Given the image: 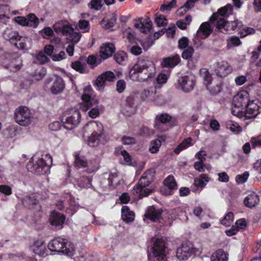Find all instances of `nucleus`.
<instances>
[{"label":"nucleus","mask_w":261,"mask_h":261,"mask_svg":"<svg viewBox=\"0 0 261 261\" xmlns=\"http://www.w3.org/2000/svg\"><path fill=\"white\" fill-rule=\"evenodd\" d=\"M156 70L153 62L147 57L139 58L129 72V77L133 81L145 82L154 79Z\"/></svg>","instance_id":"1"},{"label":"nucleus","mask_w":261,"mask_h":261,"mask_svg":"<svg viewBox=\"0 0 261 261\" xmlns=\"http://www.w3.org/2000/svg\"><path fill=\"white\" fill-rule=\"evenodd\" d=\"M228 11V4L220 8L216 12L214 13L210 17V23L203 22L199 30L201 33H212L213 32L227 31V23L228 22L227 13Z\"/></svg>","instance_id":"2"},{"label":"nucleus","mask_w":261,"mask_h":261,"mask_svg":"<svg viewBox=\"0 0 261 261\" xmlns=\"http://www.w3.org/2000/svg\"><path fill=\"white\" fill-rule=\"evenodd\" d=\"M154 173L152 169L145 172L138 184L134 187L133 193L138 194L139 199L148 196L152 192V189H148L146 187L153 180Z\"/></svg>","instance_id":"3"},{"label":"nucleus","mask_w":261,"mask_h":261,"mask_svg":"<svg viewBox=\"0 0 261 261\" xmlns=\"http://www.w3.org/2000/svg\"><path fill=\"white\" fill-rule=\"evenodd\" d=\"M48 248L52 252L61 253L68 256H73L75 252L73 244L61 238H56L50 241Z\"/></svg>","instance_id":"4"},{"label":"nucleus","mask_w":261,"mask_h":261,"mask_svg":"<svg viewBox=\"0 0 261 261\" xmlns=\"http://www.w3.org/2000/svg\"><path fill=\"white\" fill-rule=\"evenodd\" d=\"M14 119L20 125L26 126L31 123L32 116L27 107L21 106L15 110Z\"/></svg>","instance_id":"5"},{"label":"nucleus","mask_w":261,"mask_h":261,"mask_svg":"<svg viewBox=\"0 0 261 261\" xmlns=\"http://www.w3.org/2000/svg\"><path fill=\"white\" fill-rule=\"evenodd\" d=\"M154 256L159 261H164L168 252L165 241L162 238H156L151 248Z\"/></svg>","instance_id":"6"},{"label":"nucleus","mask_w":261,"mask_h":261,"mask_svg":"<svg viewBox=\"0 0 261 261\" xmlns=\"http://www.w3.org/2000/svg\"><path fill=\"white\" fill-rule=\"evenodd\" d=\"M93 127L98 128L97 131L94 130L88 140V144L91 147H96L105 141V136L102 133L103 126L101 123H93Z\"/></svg>","instance_id":"7"},{"label":"nucleus","mask_w":261,"mask_h":261,"mask_svg":"<svg viewBox=\"0 0 261 261\" xmlns=\"http://www.w3.org/2000/svg\"><path fill=\"white\" fill-rule=\"evenodd\" d=\"M27 170L36 174H43L46 173L49 169V166L44 159L38 158L35 163L30 161L27 165Z\"/></svg>","instance_id":"8"},{"label":"nucleus","mask_w":261,"mask_h":261,"mask_svg":"<svg viewBox=\"0 0 261 261\" xmlns=\"http://www.w3.org/2000/svg\"><path fill=\"white\" fill-rule=\"evenodd\" d=\"M178 85L184 92H191L194 88L196 80L193 75L190 74L180 76L178 79Z\"/></svg>","instance_id":"9"},{"label":"nucleus","mask_w":261,"mask_h":261,"mask_svg":"<svg viewBox=\"0 0 261 261\" xmlns=\"http://www.w3.org/2000/svg\"><path fill=\"white\" fill-rule=\"evenodd\" d=\"M134 27L140 33H147L151 30L152 22L149 17H139L133 21Z\"/></svg>","instance_id":"10"},{"label":"nucleus","mask_w":261,"mask_h":261,"mask_svg":"<svg viewBox=\"0 0 261 261\" xmlns=\"http://www.w3.org/2000/svg\"><path fill=\"white\" fill-rule=\"evenodd\" d=\"M163 210L162 208H157L154 206H149L146 210L144 217L153 222H159L162 225H167L166 223L162 222L163 218L161 217Z\"/></svg>","instance_id":"11"},{"label":"nucleus","mask_w":261,"mask_h":261,"mask_svg":"<svg viewBox=\"0 0 261 261\" xmlns=\"http://www.w3.org/2000/svg\"><path fill=\"white\" fill-rule=\"evenodd\" d=\"M200 73L203 78L204 85H205L207 89L209 90L212 94H216L221 91V87L220 85L217 84L214 87L210 86L212 81V76L207 69H201L200 70Z\"/></svg>","instance_id":"12"},{"label":"nucleus","mask_w":261,"mask_h":261,"mask_svg":"<svg viewBox=\"0 0 261 261\" xmlns=\"http://www.w3.org/2000/svg\"><path fill=\"white\" fill-rule=\"evenodd\" d=\"M115 79V75L113 72L107 71L99 75L95 82V85L97 89L101 91L103 89L107 82H113Z\"/></svg>","instance_id":"13"},{"label":"nucleus","mask_w":261,"mask_h":261,"mask_svg":"<svg viewBox=\"0 0 261 261\" xmlns=\"http://www.w3.org/2000/svg\"><path fill=\"white\" fill-rule=\"evenodd\" d=\"M5 38L9 40L11 43L18 48L24 49L27 47V41L28 38L23 36H19V34H5Z\"/></svg>","instance_id":"14"},{"label":"nucleus","mask_w":261,"mask_h":261,"mask_svg":"<svg viewBox=\"0 0 261 261\" xmlns=\"http://www.w3.org/2000/svg\"><path fill=\"white\" fill-rule=\"evenodd\" d=\"M194 248L191 243H184L176 251V257L179 260H186L194 253Z\"/></svg>","instance_id":"15"},{"label":"nucleus","mask_w":261,"mask_h":261,"mask_svg":"<svg viewBox=\"0 0 261 261\" xmlns=\"http://www.w3.org/2000/svg\"><path fill=\"white\" fill-rule=\"evenodd\" d=\"M81 114L78 111H75L72 114L67 117L63 122V127L67 130H71L76 127L80 123Z\"/></svg>","instance_id":"16"},{"label":"nucleus","mask_w":261,"mask_h":261,"mask_svg":"<svg viewBox=\"0 0 261 261\" xmlns=\"http://www.w3.org/2000/svg\"><path fill=\"white\" fill-rule=\"evenodd\" d=\"M53 28L56 33H76L70 23L66 20H60L55 23Z\"/></svg>","instance_id":"17"},{"label":"nucleus","mask_w":261,"mask_h":261,"mask_svg":"<svg viewBox=\"0 0 261 261\" xmlns=\"http://www.w3.org/2000/svg\"><path fill=\"white\" fill-rule=\"evenodd\" d=\"M67 43L71 44L68 45L66 48V51L69 56H72L74 52V44L77 43L81 38V34H66Z\"/></svg>","instance_id":"18"},{"label":"nucleus","mask_w":261,"mask_h":261,"mask_svg":"<svg viewBox=\"0 0 261 261\" xmlns=\"http://www.w3.org/2000/svg\"><path fill=\"white\" fill-rule=\"evenodd\" d=\"M115 47L113 43H103L100 47L99 55L103 60L108 59L112 56L115 51Z\"/></svg>","instance_id":"19"},{"label":"nucleus","mask_w":261,"mask_h":261,"mask_svg":"<svg viewBox=\"0 0 261 261\" xmlns=\"http://www.w3.org/2000/svg\"><path fill=\"white\" fill-rule=\"evenodd\" d=\"M213 66L217 76L221 77H224L227 76L228 73V65L227 62H217L214 64Z\"/></svg>","instance_id":"20"},{"label":"nucleus","mask_w":261,"mask_h":261,"mask_svg":"<svg viewBox=\"0 0 261 261\" xmlns=\"http://www.w3.org/2000/svg\"><path fill=\"white\" fill-rule=\"evenodd\" d=\"M32 250L39 256H45L47 255V250L45 244L42 241H37L31 247Z\"/></svg>","instance_id":"21"},{"label":"nucleus","mask_w":261,"mask_h":261,"mask_svg":"<svg viewBox=\"0 0 261 261\" xmlns=\"http://www.w3.org/2000/svg\"><path fill=\"white\" fill-rule=\"evenodd\" d=\"M65 88V83L60 76H56L50 90L52 94L56 95L63 92Z\"/></svg>","instance_id":"22"},{"label":"nucleus","mask_w":261,"mask_h":261,"mask_svg":"<svg viewBox=\"0 0 261 261\" xmlns=\"http://www.w3.org/2000/svg\"><path fill=\"white\" fill-rule=\"evenodd\" d=\"M65 220V216L63 214L58 213L53 214L50 219L51 224L58 229L62 228Z\"/></svg>","instance_id":"23"},{"label":"nucleus","mask_w":261,"mask_h":261,"mask_svg":"<svg viewBox=\"0 0 261 261\" xmlns=\"http://www.w3.org/2000/svg\"><path fill=\"white\" fill-rule=\"evenodd\" d=\"M21 201L23 205L29 208H33L38 204V200L34 194H29L24 196Z\"/></svg>","instance_id":"24"},{"label":"nucleus","mask_w":261,"mask_h":261,"mask_svg":"<svg viewBox=\"0 0 261 261\" xmlns=\"http://www.w3.org/2000/svg\"><path fill=\"white\" fill-rule=\"evenodd\" d=\"M147 35L145 39L139 40L144 49L150 47L153 43V41L158 39L162 34H145Z\"/></svg>","instance_id":"25"},{"label":"nucleus","mask_w":261,"mask_h":261,"mask_svg":"<svg viewBox=\"0 0 261 261\" xmlns=\"http://www.w3.org/2000/svg\"><path fill=\"white\" fill-rule=\"evenodd\" d=\"M231 29L233 31L238 32V33H243L244 31L246 33H254L255 30L252 28L246 27L243 28V24L241 21L236 20L231 21L230 23Z\"/></svg>","instance_id":"26"},{"label":"nucleus","mask_w":261,"mask_h":261,"mask_svg":"<svg viewBox=\"0 0 261 261\" xmlns=\"http://www.w3.org/2000/svg\"><path fill=\"white\" fill-rule=\"evenodd\" d=\"M259 106L258 105V101L252 100L247 106L246 112L249 115L247 117L251 118L255 117L258 113Z\"/></svg>","instance_id":"27"},{"label":"nucleus","mask_w":261,"mask_h":261,"mask_svg":"<svg viewBox=\"0 0 261 261\" xmlns=\"http://www.w3.org/2000/svg\"><path fill=\"white\" fill-rule=\"evenodd\" d=\"M247 93L246 91H241L233 97L232 104L243 107L247 100Z\"/></svg>","instance_id":"28"},{"label":"nucleus","mask_w":261,"mask_h":261,"mask_svg":"<svg viewBox=\"0 0 261 261\" xmlns=\"http://www.w3.org/2000/svg\"><path fill=\"white\" fill-rule=\"evenodd\" d=\"M180 59L179 56L176 55L172 57H167L164 59L162 63L163 67H169L173 68L177 65L180 62Z\"/></svg>","instance_id":"29"},{"label":"nucleus","mask_w":261,"mask_h":261,"mask_svg":"<svg viewBox=\"0 0 261 261\" xmlns=\"http://www.w3.org/2000/svg\"><path fill=\"white\" fill-rule=\"evenodd\" d=\"M121 217L123 220L126 223L132 222L134 220L135 214L130 211L127 206H123L121 208Z\"/></svg>","instance_id":"30"},{"label":"nucleus","mask_w":261,"mask_h":261,"mask_svg":"<svg viewBox=\"0 0 261 261\" xmlns=\"http://www.w3.org/2000/svg\"><path fill=\"white\" fill-rule=\"evenodd\" d=\"M171 120V116L167 113H162L157 115L155 117V123L154 127L157 129H160L161 123H166Z\"/></svg>","instance_id":"31"},{"label":"nucleus","mask_w":261,"mask_h":261,"mask_svg":"<svg viewBox=\"0 0 261 261\" xmlns=\"http://www.w3.org/2000/svg\"><path fill=\"white\" fill-rule=\"evenodd\" d=\"M117 19V15L115 13H113L110 15V18L108 19L103 18L100 21V24L102 27L105 28L106 29H111L114 26Z\"/></svg>","instance_id":"32"},{"label":"nucleus","mask_w":261,"mask_h":261,"mask_svg":"<svg viewBox=\"0 0 261 261\" xmlns=\"http://www.w3.org/2000/svg\"><path fill=\"white\" fill-rule=\"evenodd\" d=\"M93 106H91L89 107H87V108L84 110L85 111H87L90 109V111L88 112L89 116L92 118H95L98 117L99 115L100 111L101 110V106L97 105V102L93 103Z\"/></svg>","instance_id":"33"},{"label":"nucleus","mask_w":261,"mask_h":261,"mask_svg":"<svg viewBox=\"0 0 261 261\" xmlns=\"http://www.w3.org/2000/svg\"><path fill=\"white\" fill-rule=\"evenodd\" d=\"M211 259V261H227V257L223 250L219 249L212 254Z\"/></svg>","instance_id":"34"},{"label":"nucleus","mask_w":261,"mask_h":261,"mask_svg":"<svg viewBox=\"0 0 261 261\" xmlns=\"http://www.w3.org/2000/svg\"><path fill=\"white\" fill-rule=\"evenodd\" d=\"M92 179L87 176H81L77 180V184L81 188H88L91 187Z\"/></svg>","instance_id":"35"},{"label":"nucleus","mask_w":261,"mask_h":261,"mask_svg":"<svg viewBox=\"0 0 261 261\" xmlns=\"http://www.w3.org/2000/svg\"><path fill=\"white\" fill-rule=\"evenodd\" d=\"M18 59L12 61L8 65H4V63L2 62V64L7 69H9L11 71L16 72L20 69L21 65L18 63Z\"/></svg>","instance_id":"36"},{"label":"nucleus","mask_w":261,"mask_h":261,"mask_svg":"<svg viewBox=\"0 0 261 261\" xmlns=\"http://www.w3.org/2000/svg\"><path fill=\"white\" fill-rule=\"evenodd\" d=\"M3 134L5 138H13L17 134V127L16 126L12 125L7 127L4 130Z\"/></svg>","instance_id":"37"},{"label":"nucleus","mask_w":261,"mask_h":261,"mask_svg":"<svg viewBox=\"0 0 261 261\" xmlns=\"http://www.w3.org/2000/svg\"><path fill=\"white\" fill-rule=\"evenodd\" d=\"M87 164L88 163L85 157L80 156L78 154L75 155L74 165L76 168L89 167V166L87 165Z\"/></svg>","instance_id":"38"},{"label":"nucleus","mask_w":261,"mask_h":261,"mask_svg":"<svg viewBox=\"0 0 261 261\" xmlns=\"http://www.w3.org/2000/svg\"><path fill=\"white\" fill-rule=\"evenodd\" d=\"M165 185L170 190H174L177 188V184L172 175H169L164 180Z\"/></svg>","instance_id":"39"},{"label":"nucleus","mask_w":261,"mask_h":261,"mask_svg":"<svg viewBox=\"0 0 261 261\" xmlns=\"http://www.w3.org/2000/svg\"><path fill=\"white\" fill-rule=\"evenodd\" d=\"M49 59L45 56L43 51H40L36 56L34 63L38 64H44L49 61Z\"/></svg>","instance_id":"40"},{"label":"nucleus","mask_w":261,"mask_h":261,"mask_svg":"<svg viewBox=\"0 0 261 261\" xmlns=\"http://www.w3.org/2000/svg\"><path fill=\"white\" fill-rule=\"evenodd\" d=\"M246 226V223L244 220H239L236 222L235 226H232V230L231 231H229V233L231 232V234H234L236 233V231H238L239 229H244Z\"/></svg>","instance_id":"41"},{"label":"nucleus","mask_w":261,"mask_h":261,"mask_svg":"<svg viewBox=\"0 0 261 261\" xmlns=\"http://www.w3.org/2000/svg\"><path fill=\"white\" fill-rule=\"evenodd\" d=\"M71 195L68 194H66L64 195V197H62V199L60 200L57 201L55 205L57 209L62 210L64 207L66 201H68L71 199Z\"/></svg>","instance_id":"42"},{"label":"nucleus","mask_w":261,"mask_h":261,"mask_svg":"<svg viewBox=\"0 0 261 261\" xmlns=\"http://www.w3.org/2000/svg\"><path fill=\"white\" fill-rule=\"evenodd\" d=\"M27 19H28V26L32 27L34 28L37 27L39 24V19L36 16L33 14L30 13L27 15Z\"/></svg>","instance_id":"43"},{"label":"nucleus","mask_w":261,"mask_h":261,"mask_svg":"<svg viewBox=\"0 0 261 261\" xmlns=\"http://www.w3.org/2000/svg\"><path fill=\"white\" fill-rule=\"evenodd\" d=\"M154 22L158 27H162L167 24L168 20L163 15H155Z\"/></svg>","instance_id":"44"},{"label":"nucleus","mask_w":261,"mask_h":261,"mask_svg":"<svg viewBox=\"0 0 261 261\" xmlns=\"http://www.w3.org/2000/svg\"><path fill=\"white\" fill-rule=\"evenodd\" d=\"M88 7L95 11L99 10L102 7V1L101 0H91L88 3Z\"/></svg>","instance_id":"45"},{"label":"nucleus","mask_w":261,"mask_h":261,"mask_svg":"<svg viewBox=\"0 0 261 261\" xmlns=\"http://www.w3.org/2000/svg\"><path fill=\"white\" fill-rule=\"evenodd\" d=\"M126 54L123 51H119L114 54V59L118 64H121L126 59Z\"/></svg>","instance_id":"46"},{"label":"nucleus","mask_w":261,"mask_h":261,"mask_svg":"<svg viewBox=\"0 0 261 261\" xmlns=\"http://www.w3.org/2000/svg\"><path fill=\"white\" fill-rule=\"evenodd\" d=\"M232 108V113L237 116L242 117L244 115V108L243 107L233 105Z\"/></svg>","instance_id":"47"},{"label":"nucleus","mask_w":261,"mask_h":261,"mask_svg":"<svg viewBox=\"0 0 261 261\" xmlns=\"http://www.w3.org/2000/svg\"><path fill=\"white\" fill-rule=\"evenodd\" d=\"M161 141L158 139L152 141L149 147L150 151L152 153L157 152L161 145Z\"/></svg>","instance_id":"48"},{"label":"nucleus","mask_w":261,"mask_h":261,"mask_svg":"<svg viewBox=\"0 0 261 261\" xmlns=\"http://www.w3.org/2000/svg\"><path fill=\"white\" fill-rule=\"evenodd\" d=\"M43 38L49 39L50 41L53 44H60L61 39L59 37H55L54 34H44Z\"/></svg>","instance_id":"49"},{"label":"nucleus","mask_w":261,"mask_h":261,"mask_svg":"<svg viewBox=\"0 0 261 261\" xmlns=\"http://www.w3.org/2000/svg\"><path fill=\"white\" fill-rule=\"evenodd\" d=\"M199 0H187L185 5L181 7L179 10H182L185 13L187 10L190 9L194 7L195 4Z\"/></svg>","instance_id":"50"},{"label":"nucleus","mask_w":261,"mask_h":261,"mask_svg":"<svg viewBox=\"0 0 261 261\" xmlns=\"http://www.w3.org/2000/svg\"><path fill=\"white\" fill-rule=\"evenodd\" d=\"M194 52V50L193 47H188L187 49L183 51L181 54V57L184 59H189L192 56Z\"/></svg>","instance_id":"51"},{"label":"nucleus","mask_w":261,"mask_h":261,"mask_svg":"<svg viewBox=\"0 0 261 261\" xmlns=\"http://www.w3.org/2000/svg\"><path fill=\"white\" fill-rule=\"evenodd\" d=\"M127 47L129 49L130 53L135 56H138L142 52V48L138 45H134L131 46L130 45H128Z\"/></svg>","instance_id":"52"},{"label":"nucleus","mask_w":261,"mask_h":261,"mask_svg":"<svg viewBox=\"0 0 261 261\" xmlns=\"http://www.w3.org/2000/svg\"><path fill=\"white\" fill-rule=\"evenodd\" d=\"M176 3V0H172V1L167 5L163 4L160 7V11L161 12H164L166 10H171V9L175 7Z\"/></svg>","instance_id":"53"},{"label":"nucleus","mask_w":261,"mask_h":261,"mask_svg":"<svg viewBox=\"0 0 261 261\" xmlns=\"http://www.w3.org/2000/svg\"><path fill=\"white\" fill-rule=\"evenodd\" d=\"M82 100L87 102L86 104V107H90L93 106V103H96V100H91V96L88 94H84L82 96Z\"/></svg>","instance_id":"54"},{"label":"nucleus","mask_w":261,"mask_h":261,"mask_svg":"<svg viewBox=\"0 0 261 261\" xmlns=\"http://www.w3.org/2000/svg\"><path fill=\"white\" fill-rule=\"evenodd\" d=\"M71 66L73 69L80 73H84L85 71L81 62L78 61L72 62L71 64Z\"/></svg>","instance_id":"55"},{"label":"nucleus","mask_w":261,"mask_h":261,"mask_svg":"<svg viewBox=\"0 0 261 261\" xmlns=\"http://www.w3.org/2000/svg\"><path fill=\"white\" fill-rule=\"evenodd\" d=\"M18 24L22 26H28V19L27 17L24 16H17L13 19Z\"/></svg>","instance_id":"56"},{"label":"nucleus","mask_w":261,"mask_h":261,"mask_svg":"<svg viewBox=\"0 0 261 261\" xmlns=\"http://www.w3.org/2000/svg\"><path fill=\"white\" fill-rule=\"evenodd\" d=\"M191 144L188 140H185L174 149V152L175 153L178 154L180 151L187 148Z\"/></svg>","instance_id":"57"},{"label":"nucleus","mask_w":261,"mask_h":261,"mask_svg":"<svg viewBox=\"0 0 261 261\" xmlns=\"http://www.w3.org/2000/svg\"><path fill=\"white\" fill-rule=\"evenodd\" d=\"M126 88V83L123 80H119L116 84V90L117 91L121 93H122Z\"/></svg>","instance_id":"58"},{"label":"nucleus","mask_w":261,"mask_h":261,"mask_svg":"<svg viewBox=\"0 0 261 261\" xmlns=\"http://www.w3.org/2000/svg\"><path fill=\"white\" fill-rule=\"evenodd\" d=\"M0 192L9 196L12 194V189L9 186L5 185H0Z\"/></svg>","instance_id":"59"},{"label":"nucleus","mask_w":261,"mask_h":261,"mask_svg":"<svg viewBox=\"0 0 261 261\" xmlns=\"http://www.w3.org/2000/svg\"><path fill=\"white\" fill-rule=\"evenodd\" d=\"M78 27L81 30H85L86 31H88L89 22L87 20H80L78 23Z\"/></svg>","instance_id":"60"},{"label":"nucleus","mask_w":261,"mask_h":261,"mask_svg":"<svg viewBox=\"0 0 261 261\" xmlns=\"http://www.w3.org/2000/svg\"><path fill=\"white\" fill-rule=\"evenodd\" d=\"M120 154L123 156L126 164L128 165H130L132 158L129 153L125 150H123L120 151Z\"/></svg>","instance_id":"61"},{"label":"nucleus","mask_w":261,"mask_h":261,"mask_svg":"<svg viewBox=\"0 0 261 261\" xmlns=\"http://www.w3.org/2000/svg\"><path fill=\"white\" fill-rule=\"evenodd\" d=\"M122 141V143L124 145H131L136 143L135 139L129 136H123Z\"/></svg>","instance_id":"62"},{"label":"nucleus","mask_w":261,"mask_h":261,"mask_svg":"<svg viewBox=\"0 0 261 261\" xmlns=\"http://www.w3.org/2000/svg\"><path fill=\"white\" fill-rule=\"evenodd\" d=\"M189 44V40L188 38L184 37L178 40V47L181 48H186Z\"/></svg>","instance_id":"63"},{"label":"nucleus","mask_w":261,"mask_h":261,"mask_svg":"<svg viewBox=\"0 0 261 261\" xmlns=\"http://www.w3.org/2000/svg\"><path fill=\"white\" fill-rule=\"evenodd\" d=\"M153 133V130L147 127L143 126L140 129V134L142 136H150Z\"/></svg>","instance_id":"64"}]
</instances>
